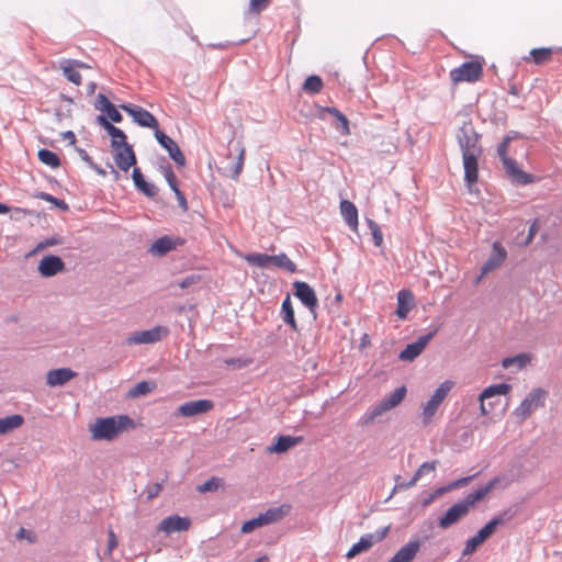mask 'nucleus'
I'll use <instances>...</instances> for the list:
<instances>
[{
	"label": "nucleus",
	"mask_w": 562,
	"mask_h": 562,
	"mask_svg": "<svg viewBox=\"0 0 562 562\" xmlns=\"http://www.w3.org/2000/svg\"><path fill=\"white\" fill-rule=\"evenodd\" d=\"M501 482L499 477H494L485 486L468 494L462 501L452 505L447 513L439 518L438 525L442 529H447L465 517L475 504L490 494Z\"/></svg>",
	"instance_id": "1"
},
{
	"label": "nucleus",
	"mask_w": 562,
	"mask_h": 562,
	"mask_svg": "<svg viewBox=\"0 0 562 562\" xmlns=\"http://www.w3.org/2000/svg\"><path fill=\"white\" fill-rule=\"evenodd\" d=\"M132 426V419L128 416L121 415L117 417L97 418L90 431L94 440H112L121 430Z\"/></svg>",
	"instance_id": "2"
},
{
	"label": "nucleus",
	"mask_w": 562,
	"mask_h": 562,
	"mask_svg": "<svg viewBox=\"0 0 562 562\" xmlns=\"http://www.w3.org/2000/svg\"><path fill=\"white\" fill-rule=\"evenodd\" d=\"M452 387H453V382H451V381L442 382L436 389V391L430 396V398L425 404H423L422 414H420L423 426L426 427L432 422L439 406L445 401V398L447 397L449 392L452 390Z\"/></svg>",
	"instance_id": "3"
},
{
	"label": "nucleus",
	"mask_w": 562,
	"mask_h": 562,
	"mask_svg": "<svg viewBox=\"0 0 562 562\" xmlns=\"http://www.w3.org/2000/svg\"><path fill=\"white\" fill-rule=\"evenodd\" d=\"M245 260L252 266H257L260 268H268L271 266L283 269L290 273H294L296 271V265L285 255H266V254H249L245 257Z\"/></svg>",
	"instance_id": "4"
},
{
	"label": "nucleus",
	"mask_w": 562,
	"mask_h": 562,
	"mask_svg": "<svg viewBox=\"0 0 562 562\" xmlns=\"http://www.w3.org/2000/svg\"><path fill=\"white\" fill-rule=\"evenodd\" d=\"M483 60H470L463 63L461 66L453 68L449 76L453 83L460 82H475L483 76Z\"/></svg>",
	"instance_id": "5"
},
{
	"label": "nucleus",
	"mask_w": 562,
	"mask_h": 562,
	"mask_svg": "<svg viewBox=\"0 0 562 562\" xmlns=\"http://www.w3.org/2000/svg\"><path fill=\"white\" fill-rule=\"evenodd\" d=\"M458 144L462 155L482 154L480 145V135L476 133L471 122L464 123L457 133Z\"/></svg>",
	"instance_id": "6"
},
{
	"label": "nucleus",
	"mask_w": 562,
	"mask_h": 562,
	"mask_svg": "<svg viewBox=\"0 0 562 562\" xmlns=\"http://www.w3.org/2000/svg\"><path fill=\"white\" fill-rule=\"evenodd\" d=\"M406 395V387L401 386L392 392L389 396L383 398L378 405H375L370 412L364 415V423L370 424L376 417L382 416L387 411L398 406Z\"/></svg>",
	"instance_id": "7"
},
{
	"label": "nucleus",
	"mask_w": 562,
	"mask_h": 562,
	"mask_svg": "<svg viewBox=\"0 0 562 562\" xmlns=\"http://www.w3.org/2000/svg\"><path fill=\"white\" fill-rule=\"evenodd\" d=\"M547 391L543 389L532 390L515 409V415L520 420H526L536 409L544 405Z\"/></svg>",
	"instance_id": "8"
},
{
	"label": "nucleus",
	"mask_w": 562,
	"mask_h": 562,
	"mask_svg": "<svg viewBox=\"0 0 562 562\" xmlns=\"http://www.w3.org/2000/svg\"><path fill=\"white\" fill-rule=\"evenodd\" d=\"M512 391V385L507 383L494 384L485 387L479 396L480 412L483 416H487L495 407V397L507 395Z\"/></svg>",
	"instance_id": "9"
},
{
	"label": "nucleus",
	"mask_w": 562,
	"mask_h": 562,
	"mask_svg": "<svg viewBox=\"0 0 562 562\" xmlns=\"http://www.w3.org/2000/svg\"><path fill=\"white\" fill-rule=\"evenodd\" d=\"M169 335V329L166 326H155L147 330L134 331L126 338L127 345H143L155 344Z\"/></svg>",
	"instance_id": "10"
},
{
	"label": "nucleus",
	"mask_w": 562,
	"mask_h": 562,
	"mask_svg": "<svg viewBox=\"0 0 562 562\" xmlns=\"http://www.w3.org/2000/svg\"><path fill=\"white\" fill-rule=\"evenodd\" d=\"M503 524V520L499 518L491 519L482 529L477 531V533L470 538L465 542V547L463 549V555L472 554L484 541H486L496 530V528Z\"/></svg>",
	"instance_id": "11"
},
{
	"label": "nucleus",
	"mask_w": 562,
	"mask_h": 562,
	"mask_svg": "<svg viewBox=\"0 0 562 562\" xmlns=\"http://www.w3.org/2000/svg\"><path fill=\"white\" fill-rule=\"evenodd\" d=\"M389 530H390V528L385 527V528H383L381 530H378L374 533H368V535L362 536L359 539V541L357 543H355L348 550V552L346 553V557L348 559H352L356 555H358V554H360L362 552L368 551L369 549H371L373 547L374 543H378V542L382 541L386 537Z\"/></svg>",
	"instance_id": "12"
},
{
	"label": "nucleus",
	"mask_w": 562,
	"mask_h": 562,
	"mask_svg": "<svg viewBox=\"0 0 562 562\" xmlns=\"http://www.w3.org/2000/svg\"><path fill=\"white\" fill-rule=\"evenodd\" d=\"M121 108L126 113H128L138 125L144 126V127L154 128L155 132L157 130H159V124H158L157 119L147 110H145L140 106H137V105H133V104H123V105H121Z\"/></svg>",
	"instance_id": "13"
},
{
	"label": "nucleus",
	"mask_w": 562,
	"mask_h": 562,
	"mask_svg": "<svg viewBox=\"0 0 562 562\" xmlns=\"http://www.w3.org/2000/svg\"><path fill=\"white\" fill-rule=\"evenodd\" d=\"M294 295L313 313L318 305V300L313 288L303 281H295L293 283Z\"/></svg>",
	"instance_id": "14"
},
{
	"label": "nucleus",
	"mask_w": 562,
	"mask_h": 562,
	"mask_svg": "<svg viewBox=\"0 0 562 562\" xmlns=\"http://www.w3.org/2000/svg\"><path fill=\"white\" fill-rule=\"evenodd\" d=\"M506 256H507V252H506L505 248L502 246V244L498 241H495L493 244L492 254L488 257V259L484 262V265L481 269V274L476 279V283H479L485 274L497 269L505 261Z\"/></svg>",
	"instance_id": "15"
},
{
	"label": "nucleus",
	"mask_w": 562,
	"mask_h": 562,
	"mask_svg": "<svg viewBox=\"0 0 562 562\" xmlns=\"http://www.w3.org/2000/svg\"><path fill=\"white\" fill-rule=\"evenodd\" d=\"M114 150V161L117 168L122 171H128V169L136 164V156L131 145L121 144L117 147L113 148Z\"/></svg>",
	"instance_id": "16"
},
{
	"label": "nucleus",
	"mask_w": 562,
	"mask_h": 562,
	"mask_svg": "<svg viewBox=\"0 0 562 562\" xmlns=\"http://www.w3.org/2000/svg\"><path fill=\"white\" fill-rule=\"evenodd\" d=\"M155 137L157 142L168 151L170 158L180 167L184 166L186 158L182 151L180 150L177 143L162 133L160 130L155 132Z\"/></svg>",
	"instance_id": "17"
},
{
	"label": "nucleus",
	"mask_w": 562,
	"mask_h": 562,
	"mask_svg": "<svg viewBox=\"0 0 562 562\" xmlns=\"http://www.w3.org/2000/svg\"><path fill=\"white\" fill-rule=\"evenodd\" d=\"M236 154L235 156V162L226 168V173L228 177H231L234 180H237L239 175L243 171L244 161H245V154L246 149L241 142H236L233 145H229V153L227 155L228 158L233 156V154Z\"/></svg>",
	"instance_id": "18"
},
{
	"label": "nucleus",
	"mask_w": 562,
	"mask_h": 562,
	"mask_svg": "<svg viewBox=\"0 0 562 562\" xmlns=\"http://www.w3.org/2000/svg\"><path fill=\"white\" fill-rule=\"evenodd\" d=\"M58 68L63 70L64 76L67 78L68 81L76 86H80L82 83V78L78 69L89 68V66L79 60L63 59L58 63Z\"/></svg>",
	"instance_id": "19"
},
{
	"label": "nucleus",
	"mask_w": 562,
	"mask_h": 562,
	"mask_svg": "<svg viewBox=\"0 0 562 562\" xmlns=\"http://www.w3.org/2000/svg\"><path fill=\"white\" fill-rule=\"evenodd\" d=\"M214 404L210 400H196L183 403L178 407V414L183 417H191L210 412Z\"/></svg>",
	"instance_id": "20"
},
{
	"label": "nucleus",
	"mask_w": 562,
	"mask_h": 562,
	"mask_svg": "<svg viewBox=\"0 0 562 562\" xmlns=\"http://www.w3.org/2000/svg\"><path fill=\"white\" fill-rule=\"evenodd\" d=\"M482 154L462 155L464 168V181L468 187L473 186L479 180V158Z\"/></svg>",
	"instance_id": "21"
},
{
	"label": "nucleus",
	"mask_w": 562,
	"mask_h": 562,
	"mask_svg": "<svg viewBox=\"0 0 562 562\" xmlns=\"http://www.w3.org/2000/svg\"><path fill=\"white\" fill-rule=\"evenodd\" d=\"M191 526V521L187 517H180L178 515L166 517L159 524L158 529L169 535L177 531L188 530Z\"/></svg>",
	"instance_id": "22"
},
{
	"label": "nucleus",
	"mask_w": 562,
	"mask_h": 562,
	"mask_svg": "<svg viewBox=\"0 0 562 562\" xmlns=\"http://www.w3.org/2000/svg\"><path fill=\"white\" fill-rule=\"evenodd\" d=\"M431 337V334L419 337L415 342L407 345L398 358L403 361H413L423 352Z\"/></svg>",
	"instance_id": "23"
},
{
	"label": "nucleus",
	"mask_w": 562,
	"mask_h": 562,
	"mask_svg": "<svg viewBox=\"0 0 562 562\" xmlns=\"http://www.w3.org/2000/svg\"><path fill=\"white\" fill-rule=\"evenodd\" d=\"M65 269L64 261L57 256H46L38 265V272L42 277H53Z\"/></svg>",
	"instance_id": "24"
},
{
	"label": "nucleus",
	"mask_w": 562,
	"mask_h": 562,
	"mask_svg": "<svg viewBox=\"0 0 562 562\" xmlns=\"http://www.w3.org/2000/svg\"><path fill=\"white\" fill-rule=\"evenodd\" d=\"M183 239L171 238L169 236H162L158 238L149 248V251L155 256H164L167 252L176 249L178 246L183 245Z\"/></svg>",
	"instance_id": "25"
},
{
	"label": "nucleus",
	"mask_w": 562,
	"mask_h": 562,
	"mask_svg": "<svg viewBox=\"0 0 562 562\" xmlns=\"http://www.w3.org/2000/svg\"><path fill=\"white\" fill-rule=\"evenodd\" d=\"M77 373L68 368L54 369L47 372L46 383L50 387L60 386L72 380Z\"/></svg>",
	"instance_id": "26"
},
{
	"label": "nucleus",
	"mask_w": 562,
	"mask_h": 562,
	"mask_svg": "<svg viewBox=\"0 0 562 562\" xmlns=\"http://www.w3.org/2000/svg\"><path fill=\"white\" fill-rule=\"evenodd\" d=\"M420 550V541L412 540L402 547L389 562H412Z\"/></svg>",
	"instance_id": "27"
},
{
	"label": "nucleus",
	"mask_w": 562,
	"mask_h": 562,
	"mask_svg": "<svg viewBox=\"0 0 562 562\" xmlns=\"http://www.w3.org/2000/svg\"><path fill=\"white\" fill-rule=\"evenodd\" d=\"M503 165L507 171V173L518 183L528 184L533 182V177L525 171H522L517 162L512 158H506L503 160Z\"/></svg>",
	"instance_id": "28"
},
{
	"label": "nucleus",
	"mask_w": 562,
	"mask_h": 562,
	"mask_svg": "<svg viewBox=\"0 0 562 562\" xmlns=\"http://www.w3.org/2000/svg\"><path fill=\"white\" fill-rule=\"evenodd\" d=\"M415 302H414V295L411 290H401L397 293V308H396V315L401 319H405L413 308Z\"/></svg>",
	"instance_id": "29"
},
{
	"label": "nucleus",
	"mask_w": 562,
	"mask_h": 562,
	"mask_svg": "<svg viewBox=\"0 0 562 562\" xmlns=\"http://www.w3.org/2000/svg\"><path fill=\"white\" fill-rule=\"evenodd\" d=\"M340 213L345 220V222L347 223V225L353 231L356 232L358 229V210L356 207V205L348 201V200H342L340 202Z\"/></svg>",
	"instance_id": "30"
},
{
	"label": "nucleus",
	"mask_w": 562,
	"mask_h": 562,
	"mask_svg": "<svg viewBox=\"0 0 562 562\" xmlns=\"http://www.w3.org/2000/svg\"><path fill=\"white\" fill-rule=\"evenodd\" d=\"M98 109L105 112L108 117L115 122L120 123L122 121V114L115 108L113 103L109 101V99L104 94H98L97 97Z\"/></svg>",
	"instance_id": "31"
},
{
	"label": "nucleus",
	"mask_w": 562,
	"mask_h": 562,
	"mask_svg": "<svg viewBox=\"0 0 562 562\" xmlns=\"http://www.w3.org/2000/svg\"><path fill=\"white\" fill-rule=\"evenodd\" d=\"M290 509L291 507L285 504L279 507L268 508L265 513H261L263 522L266 526L278 522L289 515Z\"/></svg>",
	"instance_id": "32"
},
{
	"label": "nucleus",
	"mask_w": 562,
	"mask_h": 562,
	"mask_svg": "<svg viewBox=\"0 0 562 562\" xmlns=\"http://www.w3.org/2000/svg\"><path fill=\"white\" fill-rule=\"evenodd\" d=\"M100 123L106 130L109 135L112 137V148L120 146L121 144H126V135L124 132L114 125H112L105 117L99 116Z\"/></svg>",
	"instance_id": "33"
},
{
	"label": "nucleus",
	"mask_w": 562,
	"mask_h": 562,
	"mask_svg": "<svg viewBox=\"0 0 562 562\" xmlns=\"http://www.w3.org/2000/svg\"><path fill=\"white\" fill-rule=\"evenodd\" d=\"M133 181L135 187L146 194L147 196H155L157 194V188L154 184H150L145 181L143 173L138 168H134L133 170Z\"/></svg>",
	"instance_id": "34"
},
{
	"label": "nucleus",
	"mask_w": 562,
	"mask_h": 562,
	"mask_svg": "<svg viewBox=\"0 0 562 562\" xmlns=\"http://www.w3.org/2000/svg\"><path fill=\"white\" fill-rule=\"evenodd\" d=\"M23 423L24 418L19 414L0 418V435H5L14 429L20 428Z\"/></svg>",
	"instance_id": "35"
},
{
	"label": "nucleus",
	"mask_w": 562,
	"mask_h": 562,
	"mask_svg": "<svg viewBox=\"0 0 562 562\" xmlns=\"http://www.w3.org/2000/svg\"><path fill=\"white\" fill-rule=\"evenodd\" d=\"M299 442L297 438L291 436H280L278 437L274 445L268 448V452L270 453H281L288 451L290 448L294 447Z\"/></svg>",
	"instance_id": "36"
},
{
	"label": "nucleus",
	"mask_w": 562,
	"mask_h": 562,
	"mask_svg": "<svg viewBox=\"0 0 562 562\" xmlns=\"http://www.w3.org/2000/svg\"><path fill=\"white\" fill-rule=\"evenodd\" d=\"M281 315L282 319L285 324H288L293 330L297 329V324L294 316V310L293 305L290 299V295H288L281 305Z\"/></svg>",
	"instance_id": "37"
},
{
	"label": "nucleus",
	"mask_w": 562,
	"mask_h": 562,
	"mask_svg": "<svg viewBox=\"0 0 562 562\" xmlns=\"http://www.w3.org/2000/svg\"><path fill=\"white\" fill-rule=\"evenodd\" d=\"M530 357L527 353H520L515 357H508L503 359L502 366L505 369H508L510 367H516L517 369L525 368L528 363H530Z\"/></svg>",
	"instance_id": "38"
},
{
	"label": "nucleus",
	"mask_w": 562,
	"mask_h": 562,
	"mask_svg": "<svg viewBox=\"0 0 562 562\" xmlns=\"http://www.w3.org/2000/svg\"><path fill=\"white\" fill-rule=\"evenodd\" d=\"M323 87V80L317 75L308 76L303 83V90L311 94L319 93Z\"/></svg>",
	"instance_id": "39"
},
{
	"label": "nucleus",
	"mask_w": 562,
	"mask_h": 562,
	"mask_svg": "<svg viewBox=\"0 0 562 562\" xmlns=\"http://www.w3.org/2000/svg\"><path fill=\"white\" fill-rule=\"evenodd\" d=\"M552 54L553 52L551 48H535L530 52V58L536 65H543L551 60Z\"/></svg>",
	"instance_id": "40"
},
{
	"label": "nucleus",
	"mask_w": 562,
	"mask_h": 562,
	"mask_svg": "<svg viewBox=\"0 0 562 562\" xmlns=\"http://www.w3.org/2000/svg\"><path fill=\"white\" fill-rule=\"evenodd\" d=\"M37 156L41 162L52 168H57L60 165L59 157L49 149H40Z\"/></svg>",
	"instance_id": "41"
},
{
	"label": "nucleus",
	"mask_w": 562,
	"mask_h": 562,
	"mask_svg": "<svg viewBox=\"0 0 562 562\" xmlns=\"http://www.w3.org/2000/svg\"><path fill=\"white\" fill-rule=\"evenodd\" d=\"M155 387H156L155 382L142 381V382H138L134 387H132L130 390L128 394L131 397L143 396V395H146V394L150 393L151 391H154Z\"/></svg>",
	"instance_id": "42"
},
{
	"label": "nucleus",
	"mask_w": 562,
	"mask_h": 562,
	"mask_svg": "<svg viewBox=\"0 0 562 562\" xmlns=\"http://www.w3.org/2000/svg\"><path fill=\"white\" fill-rule=\"evenodd\" d=\"M263 526H266V524L263 522V518H262L261 514H259V516H257L256 518L245 521L240 528V531L243 533H249V532L254 531L255 529L263 527Z\"/></svg>",
	"instance_id": "43"
},
{
	"label": "nucleus",
	"mask_w": 562,
	"mask_h": 562,
	"mask_svg": "<svg viewBox=\"0 0 562 562\" xmlns=\"http://www.w3.org/2000/svg\"><path fill=\"white\" fill-rule=\"evenodd\" d=\"M222 479L218 477H211L209 481L204 482L203 484L198 486V491L200 493H206V492H215L222 486Z\"/></svg>",
	"instance_id": "44"
},
{
	"label": "nucleus",
	"mask_w": 562,
	"mask_h": 562,
	"mask_svg": "<svg viewBox=\"0 0 562 562\" xmlns=\"http://www.w3.org/2000/svg\"><path fill=\"white\" fill-rule=\"evenodd\" d=\"M368 226L371 231L374 245L380 247L383 243V234L378 223L372 220L368 221Z\"/></svg>",
	"instance_id": "45"
},
{
	"label": "nucleus",
	"mask_w": 562,
	"mask_h": 562,
	"mask_svg": "<svg viewBox=\"0 0 562 562\" xmlns=\"http://www.w3.org/2000/svg\"><path fill=\"white\" fill-rule=\"evenodd\" d=\"M270 0H249L248 12L251 14H260L268 8Z\"/></svg>",
	"instance_id": "46"
},
{
	"label": "nucleus",
	"mask_w": 562,
	"mask_h": 562,
	"mask_svg": "<svg viewBox=\"0 0 562 562\" xmlns=\"http://www.w3.org/2000/svg\"><path fill=\"white\" fill-rule=\"evenodd\" d=\"M475 476H476V474L471 475V476L461 477L457 481H453L446 488L438 491V494H440L445 491H452V490L463 487V486L468 485Z\"/></svg>",
	"instance_id": "47"
},
{
	"label": "nucleus",
	"mask_w": 562,
	"mask_h": 562,
	"mask_svg": "<svg viewBox=\"0 0 562 562\" xmlns=\"http://www.w3.org/2000/svg\"><path fill=\"white\" fill-rule=\"evenodd\" d=\"M60 243H61V240H60L59 238H57V237H49V238H46V239H44V240L40 241V243L36 245V247H35V249L33 250V252H40V251L44 250V249H45V248H47V247H52V246L58 245V244H60Z\"/></svg>",
	"instance_id": "48"
},
{
	"label": "nucleus",
	"mask_w": 562,
	"mask_h": 562,
	"mask_svg": "<svg viewBox=\"0 0 562 562\" xmlns=\"http://www.w3.org/2000/svg\"><path fill=\"white\" fill-rule=\"evenodd\" d=\"M437 461L424 462L415 472L417 477H422L427 473L434 472L436 470Z\"/></svg>",
	"instance_id": "49"
},
{
	"label": "nucleus",
	"mask_w": 562,
	"mask_h": 562,
	"mask_svg": "<svg viewBox=\"0 0 562 562\" xmlns=\"http://www.w3.org/2000/svg\"><path fill=\"white\" fill-rule=\"evenodd\" d=\"M334 117L339 122L340 130H341L342 134L349 135L350 134L349 121L346 117V115L342 114L340 111H338V114H336Z\"/></svg>",
	"instance_id": "50"
},
{
	"label": "nucleus",
	"mask_w": 562,
	"mask_h": 562,
	"mask_svg": "<svg viewBox=\"0 0 562 562\" xmlns=\"http://www.w3.org/2000/svg\"><path fill=\"white\" fill-rule=\"evenodd\" d=\"M510 140L512 138L509 136H506L497 148V153L502 161L505 160L506 158H509L507 156V151Z\"/></svg>",
	"instance_id": "51"
},
{
	"label": "nucleus",
	"mask_w": 562,
	"mask_h": 562,
	"mask_svg": "<svg viewBox=\"0 0 562 562\" xmlns=\"http://www.w3.org/2000/svg\"><path fill=\"white\" fill-rule=\"evenodd\" d=\"M165 178L170 187V189L172 191H175L176 189H178V182H177V177L176 175L173 173V171L171 170V168H167L165 170Z\"/></svg>",
	"instance_id": "52"
},
{
	"label": "nucleus",
	"mask_w": 562,
	"mask_h": 562,
	"mask_svg": "<svg viewBox=\"0 0 562 562\" xmlns=\"http://www.w3.org/2000/svg\"><path fill=\"white\" fill-rule=\"evenodd\" d=\"M200 280V277L199 276H195V274H191L187 278H184L181 282L178 283V285L181 288V289H187L195 283H198Z\"/></svg>",
	"instance_id": "53"
},
{
	"label": "nucleus",
	"mask_w": 562,
	"mask_h": 562,
	"mask_svg": "<svg viewBox=\"0 0 562 562\" xmlns=\"http://www.w3.org/2000/svg\"><path fill=\"white\" fill-rule=\"evenodd\" d=\"M108 550L111 553L117 547V539L112 528L108 530Z\"/></svg>",
	"instance_id": "54"
},
{
	"label": "nucleus",
	"mask_w": 562,
	"mask_h": 562,
	"mask_svg": "<svg viewBox=\"0 0 562 562\" xmlns=\"http://www.w3.org/2000/svg\"><path fill=\"white\" fill-rule=\"evenodd\" d=\"M175 194H176V198H177V201H178V204L179 206L183 210V211H187L188 210V203H187V199L183 194V192L178 188L176 189L175 191Z\"/></svg>",
	"instance_id": "55"
},
{
	"label": "nucleus",
	"mask_w": 562,
	"mask_h": 562,
	"mask_svg": "<svg viewBox=\"0 0 562 562\" xmlns=\"http://www.w3.org/2000/svg\"><path fill=\"white\" fill-rule=\"evenodd\" d=\"M161 491V485L159 483H156L149 491H148V498L156 497Z\"/></svg>",
	"instance_id": "56"
},
{
	"label": "nucleus",
	"mask_w": 562,
	"mask_h": 562,
	"mask_svg": "<svg viewBox=\"0 0 562 562\" xmlns=\"http://www.w3.org/2000/svg\"><path fill=\"white\" fill-rule=\"evenodd\" d=\"M16 538L18 539H27L30 541H32V538H31V532L27 531L26 529L24 528H21L18 533H16Z\"/></svg>",
	"instance_id": "57"
},
{
	"label": "nucleus",
	"mask_w": 562,
	"mask_h": 562,
	"mask_svg": "<svg viewBox=\"0 0 562 562\" xmlns=\"http://www.w3.org/2000/svg\"><path fill=\"white\" fill-rule=\"evenodd\" d=\"M418 480H419V477H417L416 474H414V476L412 477L411 481H408L407 483H402L397 486L400 488H409V487H413L417 483Z\"/></svg>",
	"instance_id": "58"
},
{
	"label": "nucleus",
	"mask_w": 562,
	"mask_h": 562,
	"mask_svg": "<svg viewBox=\"0 0 562 562\" xmlns=\"http://www.w3.org/2000/svg\"><path fill=\"white\" fill-rule=\"evenodd\" d=\"M40 198L42 200L55 203L57 205L59 204L58 200L56 198H54L53 195L48 194V193H41Z\"/></svg>",
	"instance_id": "59"
},
{
	"label": "nucleus",
	"mask_w": 562,
	"mask_h": 562,
	"mask_svg": "<svg viewBox=\"0 0 562 562\" xmlns=\"http://www.w3.org/2000/svg\"><path fill=\"white\" fill-rule=\"evenodd\" d=\"M86 161H88L90 164V166L101 176H105V171L103 169H101L100 167H98L97 165H94L92 161H90V159L88 157L85 158Z\"/></svg>",
	"instance_id": "60"
},
{
	"label": "nucleus",
	"mask_w": 562,
	"mask_h": 562,
	"mask_svg": "<svg viewBox=\"0 0 562 562\" xmlns=\"http://www.w3.org/2000/svg\"><path fill=\"white\" fill-rule=\"evenodd\" d=\"M323 111L329 113L330 115L335 116L336 114H338V109L336 108H324Z\"/></svg>",
	"instance_id": "61"
},
{
	"label": "nucleus",
	"mask_w": 562,
	"mask_h": 562,
	"mask_svg": "<svg viewBox=\"0 0 562 562\" xmlns=\"http://www.w3.org/2000/svg\"><path fill=\"white\" fill-rule=\"evenodd\" d=\"M536 223H533L530 228H529V236H528V241L533 237V235L536 234Z\"/></svg>",
	"instance_id": "62"
},
{
	"label": "nucleus",
	"mask_w": 562,
	"mask_h": 562,
	"mask_svg": "<svg viewBox=\"0 0 562 562\" xmlns=\"http://www.w3.org/2000/svg\"><path fill=\"white\" fill-rule=\"evenodd\" d=\"M225 363L228 364V366H236V364L240 366V360H238V359H227L225 361Z\"/></svg>",
	"instance_id": "63"
},
{
	"label": "nucleus",
	"mask_w": 562,
	"mask_h": 562,
	"mask_svg": "<svg viewBox=\"0 0 562 562\" xmlns=\"http://www.w3.org/2000/svg\"><path fill=\"white\" fill-rule=\"evenodd\" d=\"M434 499H435V494L429 495V497H428V498H426V499L423 502V506H425V507H426V506L430 505V504L432 503V501H434Z\"/></svg>",
	"instance_id": "64"
}]
</instances>
